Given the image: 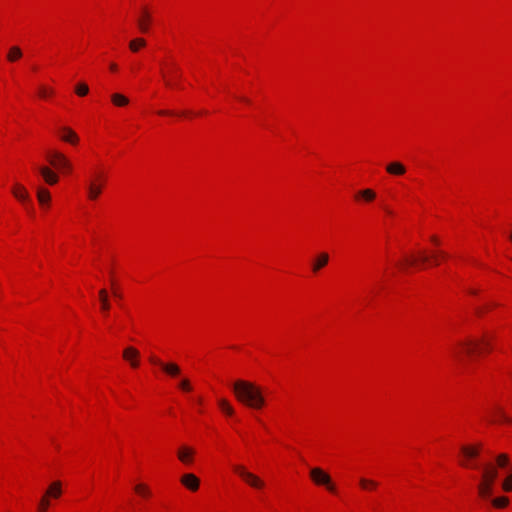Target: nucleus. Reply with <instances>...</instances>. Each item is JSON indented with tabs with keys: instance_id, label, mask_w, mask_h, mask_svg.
<instances>
[{
	"instance_id": "f257e3e1",
	"label": "nucleus",
	"mask_w": 512,
	"mask_h": 512,
	"mask_svg": "<svg viewBox=\"0 0 512 512\" xmlns=\"http://www.w3.org/2000/svg\"><path fill=\"white\" fill-rule=\"evenodd\" d=\"M482 444L477 443L473 445H462L460 447V465L465 468L479 469L480 465L476 462L480 455ZM482 475L481 480L494 484L498 476L497 467L491 463L481 466Z\"/></svg>"
},
{
	"instance_id": "f03ea898",
	"label": "nucleus",
	"mask_w": 512,
	"mask_h": 512,
	"mask_svg": "<svg viewBox=\"0 0 512 512\" xmlns=\"http://www.w3.org/2000/svg\"><path fill=\"white\" fill-rule=\"evenodd\" d=\"M233 392L236 399L253 409H261L265 405V398L259 386L252 382L237 380L234 382Z\"/></svg>"
},
{
	"instance_id": "7ed1b4c3",
	"label": "nucleus",
	"mask_w": 512,
	"mask_h": 512,
	"mask_svg": "<svg viewBox=\"0 0 512 512\" xmlns=\"http://www.w3.org/2000/svg\"><path fill=\"white\" fill-rule=\"evenodd\" d=\"M490 342L486 336L481 339H466L460 341L453 350L454 356L461 359L462 354L472 355L474 352L489 350Z\"/></svg>"
},
{
	"instance_id": "20e7f679",
	"label": "nucleus",
	"mask_w": 512,
	"mask_h": 512,
	"mask_svg": "<svg viewBox=\"0 0 512 512\" xmlns=\"http://www.w3.org/2000/svg\"><path fill=\"white\" fill-rule=\"evenodd\" d=\"M105 184V176L103 173H95L87 183L88 198L96 200L102 193Z\"/></svg>"
},
{
	"instance_id": "39448f33",
	"label": "nucleus",
	"mask_w": 512,
	"mask_h": 512,
	"mask_svg": "<svg viewBox=\"0 0 512 512\" xmlns=\"http://www.w3.org/2000/svg\"><path fill=\"white\" fill-rule=\"evenodd\" d=\"M233 470L237 473L248 485L256 489H262L265 483L257 475L249 472L242 465H234Z\"/></svg>"
},
{
	"instance_id": "423d86ee",
	"label": "nucleus",
	"mask_w": 512,
	"mask_h": 512,
	"mask_svg": "<svg viewBox=\"0 0 512 512\" xmlns=\"http://www.w3.org/2000/svg\"><path fill=\"white\" fill-rule=\"evenodd\" d=\"M310 477L317 485H324L330 492H335V485L332 483L331 477L321 468L315 467L310 470Z\"/></svg>"
},
{
	"instance_id": "0eeeda50",
	"label": "nucleus",
	"mask_w": 512,
	"mask_h": 512,
	"mask_svg": "<svg viewBox=\"0 0 512 512\" xmlns=\"http://www.w3.org/2000/svg\"><path fill=\"white\" fill-rule=\"evenodd\" d=\"M149 360L152 364L160 366L164 372L172 377H176L180 374V367L175 363H164L156 356H151Z\"/></svg>"
},
{
	"instance_id": "6e6552de",
	"label": "nucleus",
	"mask_w": 512,
	"mask_h": 512,
	"mask_svg": "<svg viewBox=\"0 0 512 512\" xmlns=\"http://www.w3.org/2000/svg\"><path fill=\"white\" fill-rule=\"evenodd\" d=\"M49 162L55 168L65 170V171H70L71 167H72L69 160L63 154H61L59 152H54L50 156Z\"/></svg>"
},
{
	"instance_id": "1a4fd4ad",
	"label": "nucleus",
	"mask_w": 512,
	"mask_h": 512,
	"mask_svg": "<svg viewBox=\"0 0 512 512\" xmlns=\"http://www.w3.org/2000/svg\"><path fill=\"white\" fill-rule=\"evenodd\" d=\"M139 356V351L132 346L125 348L123 351L124 360L129 362L132 368H137L139 366Z\"/></svg>"
},
{
	"instance_id": "9d476101",
	"label": "nucleus",
	"mask_w": 512,
	"mask_h": 512,
	"mask_svg": "<svg viewBox=\"0 0 512 512\" xmlns=\"http://www.w3.org/2000/svg\"><path fill=\"white\" fill-rule=\"evenodd\" d=\"M180 481L182 485H184L190 491H197L199 489L200 480L196 475L192 473L184 474Z\"/></svg>"
},
{
	"instance_id": "9b49d317",
	"label": "nucleus",
	"mask_w": 512,
	"mask_h": 512,
	"mask_svg": "<svg viewBox=\"0 0 512 512\" xmlns=\"http://www.w3.org/2000/svg\"><path fill=\"white\" fill-rule=\"evenodd\" d=\"M195 451L193 448L188 446H181L178 449L177 457L185 465H190L193 461Z\"/></svg>"
},
{
	"instance_id": "f8f14e48",
	"label": "nucleus",
	"mask_w": 512,
	"mask_h": 512,
	"mask_svg": "<svg viewBox=\"0 0 512 512\" xmlns=\"http://www.w3.org/2000/svg\"><path fill=\"white\" fill-rule=\"evenodd\" d=\"M329 262V255L326 252H321L317 254L314 258L311 268L314 273L319 272L323 267H325Z\"/></svg>"
},
{
	"instance_id": "ddd939ff",
	"label": "nucleus",
	"mask_w": 512,
	"mask_h": 512,
	"mask_svg": "<svg viewBox=\"0 0 512 512\" xmlns=\"http://www.w3.org/2000/svg\"><path fill=\"white\" fill-rule=\"evenodd\" d=\"M39 172L44 181L49 185H54L58 182V176L48 167H40Z\"/></svg>"
},
{
	"instance_id": "4468645a",
	"label": "nucleus",
	"mask_w": 512,
	"mask_h": 512,
	"mask_svg": "<svg viewBox=\"0 0 512 512\" xmlns=\"http://www.w3.org/2000/svg\"><path fill=\"white\" fill-rule=\"evenodd\" d=\"M61 132V139L65 142L71 143V144H77L79 141V138L77 134L68 127H62L60 129Z\"/></svg>"
},
{
	"instance_id": "2eb2a0df",
	"label": "nucleus",
	"mask_w": 512,
	"mask_h": 512,
	"mask_svg": "<svg viewBox=\"0 0 512 512\" xmlns=\"http://www.w3.org/2000/svg\"><path fill=\"white\" fill-rule=\"evenodd\" d=\"M386 171L391 175L400 176L405 174L406 167L401 162L394 161L386 166Z\"/></svg>"
},
{
	"instance_id": "dca6fc26",
	"label": "nucleus",
	"mask_w": 512,
	"mask_h": 512,
	"mask_svg": "<svg viewBox=\"0 0 512 512\" xmlns=\"http://www.w3.org/2000/svg\"><path fill=\"white\" fill-rule=\"evenodd\" d=\"M478 493L483 499H488L493 493V484L481 480L478 484Z\"/></svg>"
},
{
	"instance_id": "f3484780",
	"label": "nucleus",
	"mask_w": 512,
	"mask_h": 512,
	"mask_svg": "<svg viewBox=\"0 0 512 512\" xmlns=\"http://www.w3.org/2000/svg\"><path fill=\"white\" fill-rule=\"evenodd\" d=\"M150 19V14L146 10H143L142 16L137 21L138 27L141 32H148Z\"/></svg>"
},
{
	"instance_id": "a211bd4d",
	"label": "nucleus",
	"mask_w": 512,
	"mask_h": 512,
	"mask_svg": "<svg viewBox=\"0 0 512 512\" xmlns=\"http://www.w3.org/2000/svg\"><path fill=\"white\" fill-rule=\"evenodd\" d=\"M12 193L20 201L26 202L29 200V194H28L27 190L19 184H17L13 188Z\"/></svg>"
},
{
	"instance_id": "6ab92c4d",
	"label": "nucleus",
	"mask_w": 512,
	"mask_h": 512,
	"mask_svg": "<svg viewBox=\"0 0 512 512\" xmlns=\"http://www.w3.org/2000/svg\"><path fill=\"white\" fill-rule=\"evenodd\" d=\"M61 493H62V490H61V483H60L59 481H56V482L52 483V484L48 487V489H47V491H46L45 495H46V496H48V498H49V497L59 498V497H60V495H61Z\"/></svg>"
},
{
	"instance_id": "aec40b11",
	"label": "nucleus",
	"mask_w": 512,
	"mask_h": 512,
	"mask_svg": "<svg viewBox=\"0 0 512 512\" xmlns=\"http://www.w3.org/2000/svg\"><path fill=\"white\" fill-rule=\"evenodd\" d=\"M111 101L115 106L123 107L129 103V99L120 93H113L111 95Z\"/></svg>"
},
{
	"instance_id": "412c9836",
	"label": "nucleus",
	"mask_w": 512,
	"mask_h": 512,
	"mask_svg": "<svg viewBox=\"0 0 512 512\" xmlns=\"http://www.w3.org/2000/svg\"><path fill=\"white\" fill-rule=\"evenodd\" d=\"M22 57V50L18 46H12L7 53V60L15 62Z\"/></svg>"
},
{
	"instance_id": "4be33fe9",
	"label": "nucleus",
	"mask_w": 512,
	"mask_h": 512,
	"mask_svg": "<svg viewBox=\"0 0 512 512\" xmlns=\"http://www.w3.org/2000/svg\"><path fill=\"white\" fill-rule=\"evenodd\" d=\"M37 198H38L39 203L42 206H44L45 204L49 203L51 197H50V193L47 189L40 187L37 189Z\"/></svg>"
},
{
	"instance_id": "5701e85b",
	"label": "nucleus",
	"mask_w": 512,
	"mask_h": 512,
	"mask_svg": "<svg viewBox=\"0 0 512 512\" xmlns=\"http://www.w3.org/2000/svg\"><path fill=\"white\" fill-rule=\"evenodd\" d=\"M99 299L101 302V309L104 312H107L110 309V303H109L108 293H107L106 289H101L99 291Z\"/></svg>"
},
{
	"instance_id": "b1692460",
	"label": "nucleus",
	"mask_w": 512,
	"mask_h": 512,
	"mask_svg": "<svg viewBox=\"0 0 512 512\" xmlns=\"http://www.w3.org/2000/svg\"><path fill=\"white\" fill-rule=\"evenodd\" d=\"M359 484L364 490H373L378 486V483L372 479L360 478Z\"/></svg>"
},
{
	"instance_id": "393cba45",
	"label": "nucleus",
	"mask_w": 512,
	"mask_h": 512,
	"mask_svg": "<svg viewBox=\"0 0 512 512\" xmlns=\"http://www.w3.org/2000/svg\"><path fill=\"white\" fill-rule=\"evenodd\" d=\"M495 461V466L499 468H508L510 464L508 455L504 453L497 455Z\"/></svg>"
},
{
	"instance_id": "a878e982",
	"label": "nucleus",
	"mask_w": 512,
	"mask_h": 512,
	"mask_svg": "<svg viewBox=\"0 0 512 512\" xmlns=\"http://www.w3.org/2000/svg\"><path fill=\"white\" fill-rule=\"evenodd\" d=\"M359 197L363 198L366 201H372L375 199L376 194L371 189H364L357 193L356 198H359Z\"/></svg>"
},
{
	"instance_id": "bb28decb",
	"label": "nucleus",
	"mask_w": 512,
	"mask_h": 512,
	"mask_svg": "<svg viewBox=\"0 0 512 512\" xmlns=\"http://www.w3.org/2000/svg\"><path fill=\"white\" fill-rule=\"evenodd\" d=\"M218 405L220 407V409L226 413L227 415H233L234 413V409L233 407L229 404V402L225 399H220L218 401Z\"/></svg>"
},
{
	"instance_id": "cd10ccee",
	"label": "nucleus",
	"mask_w": 512,
	"mask_h": 512,
	"mask_svg": "<svg viewBox=\"0 0 512 512\" xmlns=\"http://www.w3.org/2000/svg\"><path fill=\"white\" fill-rule=\"evenodd\" d=\"M145 45L146 42L143 38H136L130 42L129 47L133 52H137L140 47H144Z\"/></svg>"
},
{
	"instance_id": "c85d7f7f",
	"label": "nucleus",
	"mask_w": 512,
	"mask_h": 512,
	"mask_svg": "<svg viewBox=\"0 0 512 512\" xmlns=\"http://www.w3.org/2000/svg\"><path fill=\"white\" fill-rule=\"evenodd\" d=\"M509 500L507 497H498L492 500V503L497 508H503L507 506Z\"/></svg>"
},
{
	"instance_id": "c756f323",
	"label": "nucleus",
	"mask_w": 512,
	"mask_h": 512,
	"mask_svg": "<svg viewBox=\"0 0 512 512\" xmlns=\"http://www.w3.org/2000/svg\"><path fill=\"white\" fill-rule=\"evenodd\" d=\"M492 414L493 416H498L500 417L501 419H503L504 421H509V419L507 418V416L505 415V412L504 410L499 407V406H495L493 409H492Z\"/></svg>"
},
{
	"instance_id": "7c9ffc66",
	"label": "nucleus",
	"mask_w": 512,
	"mask_h": 512,
	"mask_svg": "<svg viewBox=\"0 0 512 512\" xmlns=\"http://www.w3.org/2000/svg\"><path fill=\"white\" fill-rule=\"evenodd\" d=\"M75 92L79 96H85L89 92V88L85 83H79L75 88Z\"/></svg>"
},
{
	"instance_id": "2f4dec72",
	"label": "nucleus",
	"mask_w": 512,
	"mask_h": 512,
	"mask_svg": "<svg viewBox=\"0 0 512 512\" xmlns=\"http://www.w3.org/2000/svg\"><path fill=\"white\" fill-rule=\"evenodd\" d=\"M49 505L50 502L48 496L44 495L40 500L38 509L40 512H45L48 509Z\"/></svg>"
},
{
	"instance_id": "473e14b6",
	"label": "nucleus",
	"mask_w": 512,
	"mask_h": 512,
	"mask_svg": "<svg viewBox=\"0 0 512 512\" xmlns=\"http://www.w3.org/2000/svg\"><path fill=\"white\" fill-rule=\"evenodd\" d=\"M502 488L504 491L509 492L512 490V474L509 475L502 483Z\"/></svg>"
},
{
	"instance_id": "72a5a7b5",
	"label": "nucleus",
	"mask_w": 512,
	"mask_h": 512,
	"mask_svg": "<svg viewBox=\"0 0 512 512\" xmlns=\"http://www.w3.org/2000/svg\"><path fill=\"white\" fill-rule=\"evenodd\" d=\"M135 490L140 495H143V496H148L149 495L148 488L145 485H143V484L136 485Z\"/></svg>"
},
{
	"instance_id": "f704fd0d",
	"label": "nucleus",
	"mask_w": 512,
	"mask_h": 512,
	"mask_svg": "<svg viewBox=\"0 0 512 512\" xmlns=\"http://www.w3.org/2000/svg\"><path fill=\"white\" fill-rule=\"evenodd\" d=\"M52 94V90L46 88V87H40L39 89V95L43 98L49 96Z\"/></svg>"
},
{
	"instance_id": "c9c22d12",
	"label": "nucleus",
	"mask_w": 512,
	"mask_h": 512,
	"mask_svg": "<svg viewBox=\"0 0 512 512\" xmlns=\"http://www.w3.org/2000/svg\"><path fill=\"white\" fill-rule=\"evenodd\" d=\"M180 388L184 391H190L191 390V386H190V383L187 379H183L180 384H179Z\"/></svg>"
},
{
	"instance_id": "e433bc0d",
	"label": "nucleus",
	"mask_w": 512,
	"mask_h": 512,
	"mask_svg": "<svg viewBox=\"0 0 512 512\" xmlns=\"http://www.w3.org/2000/svg\"><path fill=\"white\" fill-rule=\"evenodd\" d=\"M162 76H163V79H164L165 84H166V86H167V87H172V86H174L173 82L171 81V79H170V78H168V76H167V74H166V73L162 72Z\"/></svg>"
},
{
	"instance_id": "4c0bfd02",
	"label": "nucleus",
	"mask_w": 512,
	"mask_h": 512,
	"mask_svg": "<svg viewBox=\"0 0 512 512\" xmlns=\"http://www.w3.org/2000/svg\"><path fill=\"white\" fill-rule=\"evenodd\" d=\"M405 261H406V264H407V265L413 266V265H415V264H416V262H417V258H416V257H414V256H411V257L406 258V260H405Z\"/></svg>"
},
{
	"instance_id": "58836bf2",
	"label": "nucleus",
	"mask_w": 512,
	"mask_h": 512,
	"mask_svg": "<svg viewBox=\"0 0 512 512\" xmlns=\"http://www.w3.org/2000/svg\"><path fill=\"white\" fill-rule=\"evenodd\" d=\"M112 287H113V290H112L113 295L116 298L121 299L122 298V294L114 287V282H112Z\"/></svg>"
},
{
	"instance_id": "ea45409f",
	"label": "nucleus",
	"mask_w": 512,
	"mask_h": 512,
	"mask_svg": "<svg viewBox=\"0 0 512 512\" xmlns=\"http://www.w3.org/2000/svg\"><path fill=\"white\" fill-rule=\"evenodd\" d=\"M420 260H421L422 263H426L429 260V258H428V256L422 254L421 257H420Z\"/></svg>"
},
{
	"instance_id": "a19ab883",
	"label": "nucleus",
	"mask_w": 512,
	"mask_h": 512,
	"mask_svg": "<svg viewBox=\"0 0 512 512\" xmlns=\"http://www.w3.org/2000/svg\"><path fill=\"white\" fill-rule=\"evenodd\" d=\"M431 241L435 244H439V239L436 236H432Z\"/></svg>"
},
{
	"instance_id": "79ce46f5",
	"label": "nucleus",
	"mask_w": 512,
	"mask_h": 512,
	"mask_svg": "<svg viewBox=\"0 0 512 512\" xmlns=\"http://www.w3.org/2000/svg\"><path fill=\"white\" fill-rule=\"evenodd\" d=\"M110 69H111L112 71H116V70H117V65H116L115 63H111V64H110Z\"/></svg>"
},
{
	"instance_id": "37998d69",
	"label": "nucleus",
	"mask_w": 512,
	"mask_h": 512,
	"mask_svg": "<svg viewBox=\"0 0 512 512\" xmlns=\"http://www.w3.org/2000/svg\"><path fill=\"white\" fill-rule=\"evenodd\" d=\"M160 115H168L171 114L169 111L161 110L158 112Z\"/></svg>"
},
{
	"instance_id": "c03bdc74",
	"label": "nucleus",
	"mask_w": 512,
	"mask_h": 512,
	"mask_svg": "<svg viewBox=\"0 0 512 512\" xmlns=\"http://www.w3.org/2000/svg\"><path fill=\"white\" fill-rule=\"evenodd\" d=\"M241 100L245 103H250L249 99L245 98V97H242Z\"/></svg>"
},
{
	"instance_id": "a18cd8bd",
	"label": "nucleus",
	"mask_w": 512,
	"mask_h": 512,
	"mask_svg": "<svg viewBox=\"0 0 512 512\" xmlns=\"http://www.w3.org/2000/svg\"><path fill=\"white\" fill-rule=\"evenodd\" d=\"M440 254H441V257H445L446 256V254L444 252H441Z\"/></svg>"
},
{
	"instance_id": "49530a36",
	"label": "nucleus",
	"mask_w": 512,
	"mask_h": 512,
	"mask_svg": "<svg viewBox=\"0 0 512 512\" xmlns=\"http://www.w3.org/2000/svg\"><path fill=\"white\" fill-rule=\"evenodd\" d=\"M510 238H511V240H512V232H511Z\"/></svg>"
}]
</instances>
